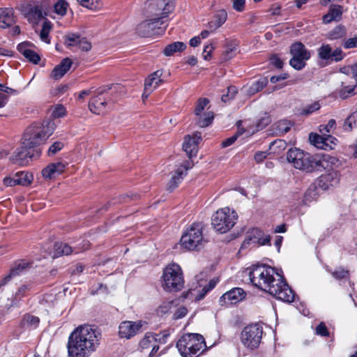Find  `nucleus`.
Returning a JSON list of instances; mask_svg holds the SVG:
<instances>
[{
    "label": "nucleus",
    "mask_w": 357,
    "mask_h": 357,
    "mask_svg": "<svg viewBox=\"0 0 357 357\" xmlns=\"http://www.w3.org/2000/svg\"><path fill=\"white\" fill-rule=\"evenodd\" d=\"M357 83L352 85H345L344 82H342V88L339 90V96L342 99H346L349 96L354 95V89L356 87Z\"/></svg>",
    "instance_id": "e433bc0d"
},
{
    "label": "nucleus",
    "mask_w": 357,
    "mask_h": 357,
    "mask_svg": "<svg viewBox=\"0 0 357 357\" xmlns=\"http://www.w3.org/2000/svg\"><path fill=\"white\" fill-rule=\"evenodd\" d=\"M29 263L26 260L16 261L11 268L10 273L0 280V287L6 284L13 278L20 275L28 268Z\"/></svg>",
    "instance_id": "412c9836"
},
{
    "label": "nucleus",
    "mask_w": 357,
    "mask_h": 357,
    "mask_svg": "<svg viewBox=\"0 0 357 357\" xmlns=\"http://www.w3.org/2000/svg\"><path fill=\"white\" fill-rule=\"evenodd\" d=\"M306 61L303 60L301 59L296 58L292 56V58L289 61L290 66L294 68L295 70H301L305 68Z\"/></svg>",
    "instance_id": "603ef678"
},
{
    "label": "nucleus",
    "mask_w": 357,
    "mask_h": 357,
    "mask_svg": "<svg viewBox=\"0 0 357 357\" xmlns=\"http://www.w3.org/2000/svg\"><path fill=\"white\" fill-rule=\"evenodd\" d=\"M293 126V123L291 121L283 119L278 121L273 125V130L276 135H282L288 132Z\"/></svg>",
    "instance_id": "2f4dec72"
},
{
    "label": "nucleus",
    "mask_w": 357,
    "mask_h": 357,
    "mask_svg": "<svg viewBox=\"0 0 357 357\" xmlns=\"http://www.w3.org/2000/svg\"><path fill=\"white\" fill-rule=\"evenodd\" d=\"M186 47L187 45L184 43L176 41L167 45L164 48L162 53L166 56H170L176 52H181L184 51L186 49Z\"/></svg>",
    "instance_id": "c756f323"
},
{
    "label": "nucleus",
    "mask_w": 357,
    "mask_h": 357,
    "mask_svg": "<svg viewBox=\"0 0 357 357\" xmlns=\"http://www.w3.org/2000/svg\"><path fill=\"white\" fill-rule=\"evenodd\" d=\"M340 181V174L335 170L329 171L328 173L321 174L317 181L318 188L323 190H328L330 188L336 186Z\"/></svg>",
    "instance_id": "a211bd4d"
},
{
    "label": "nucleus",
    "mask_w": 357,
    "mask_h": 357,
    "mask_svg": "<svg viewBox=\"0 0 357 357\" xmlns=\"http://www.w3.org/2000/svg\"><path fill=\"white\" fill-rule=\"evenodd\" d=\"M336 126L335 119H330L326 125H321L319 126V132L321 135H326L330 134Z\"/></svg>",
    "instance_id": "09e8293b"
},
{
    "label": "nucleus",
    "mask_w": 357,
    "mask_h": 357,
    "mask_svg": "<svg viewBox=\"0 0 357 357\" xmlns=\"http://www.w3.org/2000/svg\"><path fill=\"white\" fill-rule=\"evenodd\" d=\"M155 335V342H158L160 344H165L167 341L168 337L170 335V331L169 329L164 330L161 333Z\"/></svg>",
    "instance_id": "864d4df0"
},
{
    "label": "nucleus",
    "mask_w": 357,
    "mask_h": 357,
    "mask_svg": "<svg viewBox=\"0 0 357 357\" xmlns=\"http://www.w3.org/2000/svg\"><path fill=\"white\" fill-rule=\"evenodd\" d=\"M324 140L327 144V147H326V151L333 149L337 142V139L335 137L331 135L330 134H326L324 136Z\"/></svg>",
    "instance_id": "4d7b16f0"
},
{
    "label": "nucleus",
    "mask_w": 357,
    "mask_h": 357,
    "mask_svg": "<svg viewBox=\"0 0 357 357\" xmlns=\"http://www.w3.org/2000/svg\"><path fill=\"white\" fill-rule=\"evenodd\" d=\"M63 144L61 142H55L49 148L47 155L53 156L63 148Z\"/></svg>",
    "instance_id": "6e6d98bb"
},
{
    "label": "nucleus",
    "mask_w": 357,
    "mask_h": 357,
    "mask_svg": "<svg viewBox=\"0 0 357 357\" xmlns=\"http://www.w3.org/2000/svg\"><path fill=\"white\" fill-rule=\"evenodd\" d=\"M309 139L310 143L317 148L326 150L327 144L324 140V135L312 132L310 134Z\"/></svg>",
    "instance_id": "72a5a7b5"
},
{
    "label": "nucleus",
    "mask_w": 357,
    "mask_h": 357,
    "mask_svg": "<svg viewBox=\"0 0 357 357\" xmlns=\"http://www.w3.org/2000/svg\"><path fill=\"white\" fill-rule=\"evenodd\" d=\"M32 45L30 42H24L18 44L17 49L26 59L37 64L40 61V57L36 52L30 49Z\"/></svg>",
    "instance_id": "4be33fe9"
},
{
    "label": "nucleus",
    "mask_w": 357,
    "mask_h": 357,
    "mask_svg": "<svg viewBox=\"0 0 357 357\" xmlns=\"http://www.w3.org/2000/svg\"><path fill=\"white\" fill-rule=\"evenodd\" d=\"M233 8L238 12H242L245 9V0H231Z\"/></svg>",
    "instance_id": "0e129e2a"
},
{
    "label": "nucleus",
    "mask_w": 357,
    "mask_h": 357,
    "mask_svg": "<svg viewBox=\"0 0 357 357\" xmlns=\"http://www.w3.org/2000/svg\"><path fill=\"white\" fill-rule=\"evenodd\" d=\"M18 185L27 186L33 181L32 174L25 172H18L15 174Z\"/></svg>",
    "instance_id": "f704fd0d"
},
{
    "label": "nucleus",
    "mask_w": 357,
    "mask_h": 357,
    "mask_svg": "<svg viewBox=\"0 0 357 357\" xmlns=\"http://www.w3.org/2000/svg\"><path fill=\"white\" fill-rule=\"evenodd\" d=\"M263 335V328L258 324H253L243 328L241 333V342L247 349L254 350L259 346Z\"/></svg>",
    "instance_id": "9d476101"
},
{
    "label": "nucleus",
    "mask_w": 357,
    "mask_h": 357,
    "mask_svg": "<svg viewBox=\"0 0 357 357\" xmlns=\"http://www.w3.org/2000/svg\"><path fill=\"white\" fill-rule=\"evenodd\" d=\"M52 132L47 126L34 123L26 128L22 140L24 144L33 149L45 142Z\"/></svg>",
    "instance_id": "0eeeda50"
},
{
    "label": "nucleus",
    "mask_w": 357,
    "mask_h": 357,
    "mask_svg": "<svg viewBox=\"0 0 357 357\" xmlns=\"http://www.w3.org/2000/svg\"><path fill=\"white\" fill-rule=\"evenodd\" d=\"M162 287L167 291H180L184 284L181 267L172 264L165 268L162 275Z\"/></svg>",
    "instance_id": "6e6552de"
},
{
    "label": "nucleus",
    "mask_w": 357,
    "mask_h": 357,
    "mask_svg": "<svg viewBox=\"0 0 357 357\" xmlns=\"http://www.w3.org/2000/svg\"><path fill=\"white\" fill-rule=\"evenodd\" d=\"M40 323V319L38 317L31 314L29 313H26L23 315L19 326L22 329V331H24L26 329L33 330L36 329Z\"/></svg>",
    "instance_id": "bb28decb"
},
{
    "label": "nucleus",
    "mask_w": 357,
    "mask_h": 357,
    "mask_svg": "<svg viewBox=\"0 0 357 357\" xmlns=\"http://www.w3.org/2000/svg\"><path fill=\"white\" fill-rule=\"evenodd\" d=\"M268 83L267 77H260L252 83L250 87V92L255 93L261 91Z\"/></svg>",
    "instance_id": "ea45409f"
},
{
    "label": "nucleus",
    "mask_w": 357,
    "mask_h": 357,
    "mask_svg": "<svg viewBox=\"0 0 357 357\" xmlns=\"http://www.w3.org/2000/svg\"><path fill=\"white\" fill-rule=\"evenodd\" d=\"M289 52L292 56L305 61H307L311 56L310 52L306 49L301 42H296L291 44Z\"/></svg>",
    "instance_id": "b1692460"
},
{
    "label": "nucleus",
    "mask_w": 357,
    "mask_h": 357,
    "mask_svg": "<svg viewBox=\"0 0 357 357\" xmlns=\"http://www.w3.org/2000/svg\"><path fill=\"white\" fill-rule=\"evenodd\" d=\"M188 312V310L185 307H181L176 310V311L174 314V319H179L184 317Z\"/></svg>",
    "instance_id": "774afa93"
},
{
    "label": "nucleus",
    "mask_w": 357,
    "mask_h": 357,
    "mask_svg": "<svg viewBox=\"0 0 357 357\" xmlns=\"http://www.w3.org/2000/svg\"><path fill=\"white\" fill-rule=\"evenodd\" d=\"M321 108V103L319 101H314L303 107L301 111V114L303 116H309Z\"/></svg>",
    "instance_id": "a19ab883"
},
{
    "label": "nucleus",
    "mask_w": 357,
    "mask_h": 357,
    "mask_svg": "<svg viewBox=\"0 0 357 357\" xmlns=\"http://www.w3.org/2000/svg\"><path fill=\"white\" fill-rule=\"evenodd\" d=\"M357 126V111L353 112L344 121L343 128L345 131H351Z\"/></svg>",
    "instance_id": "79ce46f5"
},
{
    "label": "nucleus",
    "mask_w": 357,
    "mask_h": 357,
    "mask_svg": "<svg viewBox=\"0 0 357 357\" xmlns=\"http://www.w3.org/2000/svg\"><path fill=\"white\" fill-rule=\"evenodd\" d=\"M203 225L201 222H194L183 232L180 244L188 250H195L203 246Z\"/></svg>",
    "instance_id": "423d86ee"
},
{
    "label": "nucleus",
    "mask_w": 357,
    "mask_h": 357,
    "mask_svg": "<svg viewBox=\"0 0 357 357\" xmlns=\"http://www.w3.org/2000/svg\"><path fill=\"white\" fill-rule=\"evenodd\" d=\"M33 155V148L29 147L28 144H24V141L22 140L20 146L13 153L11 160L13 164L24 166L28 164L29 160H30Z\"/></svg>",
    "instance_id": "2eb2a0df"
},
{
    "label": "nucleus",
    "mask_w": 357,
    "mask_h": 357,
    "mask_svg": "<svg viewBox=\"0 0 357 357\" xmlns=\"http://www.w3.org/2000/svg\"><path fill=\"white\" fill-rule=\"evenodd\" d=\"M73 62L70 59L65 58L61 63L56 66L52 71L51 77L58 80L60 79L70 68Z\"/></svg>",
    "instance_id": "393cba45"
},
{
    "label": "nucleus",
    "mask_w": 357,
    "mask_h": 357,
    "mask_svg": "<svg viewBox=\"0 0 357 357\" xmlns=\"http://www.w3.org/2000/svg\"><path fill=\"white\" fill-rule=\"evenodd\" d=\"M347 36V29L342 24H338L327 33L326 37L329 40H336L344 38Z\"/></svg>",
    "instance_id": "c85d7f7f"
},
{
    "label": "nucleus",
    "mask_w": 357,
    "mask_h": 357,
    "mask_svg": "<svg viewBox=\"0 0 357 357\" xmlns=\"http://www.w3.org/2000/svg\"><path fill=\"white\" fill-rule=\"evenodd\" d=\"M270 63L272 66L278 69L282 68L283 66V61L278 55L275 54H273L271 56Z\"/></svg>",
    "instance_id": "e2e57ef3"
},
{
    "label": "nucleus",
    "mask_w": 357,
    "mask_h": 357,
    "mask_svg": "<svg viewBox=\"0 0 357 357\" xmlns=\"http://www.w3.org/2000/svg\"><path fill=\"white\" fill-rule=\"evenodd\" d=\"M113 87V85H107L100 87L96 91V95L92 97L89 102V110L97 115L104 114L107 111L109 99L105 94Z\"/></svg>",
    "instance_id": "f8f14e48"
},
{
    "label": "nucleus",
    "mask_w": 357,
    "mask_h": 357,
    "mask_svg": "<svg viewBox=\"0 0 357 357\" xmlns=\"http://www.w3.org/2000/svg\"><path fill=\"white\" fill-rule=\"evenodd\" d=\"M155 335L153 333H147L145 334L143 339L139 342V347L141 349H146L151 346V344L155 342Z\"/></svg>",
    "instance_id": "a18cd8bd"
},
{
    "label": "nucleus",
    "mask_w": 357,
    "mask_h": 357,
    "mask_svg": "<svg viewBox=\"0 0 357 357\" xmlns=\"http://www.w3.org/2000/svg\"><path fill=\"white\" fill-rule=\"evenodd\" d=\"M315 333L321 337H328L330 333L324 322H320L315 329Z\"/></svg>",
    "instance_id": "5fc2aeb1"
},
{
    "label": "nucleus",
    "mask_w": 357,
    "mask_h": 357,
    "mask_svg": "<svg viewBox=\"0 0 357 357\" xmlns=\"http://www.w3.org/2000/svg\"><path fill=\"white\" fill-rule=\"evenodd\" d=\"M209 103V100L207 98H199L197 101V103L196 105L195 109V114L197 116H199L200 114H202V112L204 109V108L208 105Z\"/></svg>",
    "instance_id": "3c124183"
},
{
    "label": "nucleus",
    "mask_w": 357,
    "mask_h": 357,
    "mask_svg": "<svg viewBox=\"0 0 357 357\" xmlns=\"http://www.w3.org/2000/svg\"><path fill=\"white\" fill-rule=\"evenodd\" d=\"M206 347L203 336L197 333L183 335L176 342V347L182 357H198V352Z\"/></svg>",
    "instance_id": "39448f33"
},
{
    "label": "nucleus",
    "mask_w": 357,
    "mask_h": 357,
    "mask_svg": "<svg viewBox=\"0 0 357 357\" xmlns=\"http://www.w3.org/2000/svg\"><path fill=\"white\" fill-rule=\"evenodd\" d=\"M80 38V35L75 33H70L65 36V43L68 46H77Z\"/></svg>",
    "instance_id": "de8ad7c7"
},
{
    "label": "nucleus",
    "mask_w": 357,
    "mask_h": 357,
    "mask_svg": "<svg viewBox=\"0 0 357 357\" xmlns=\"http://www.w3.org/2000/svg\"><path fill=\"white\" fill-rule=\"evenodd\" d=\"M77 46L82 51L88 52L91 49V44L85 38H81L79 40Z\"/></svg>",
    "instance_id": "052dcab7"
},
{
    "label": "nucleus",
    "mask_w": 357,
    "mask_h": 357,
    "mask_svg": "<svg viewBox=\"0 0 357 357\" xmlns=\"http://www.w3.org/2000/svg\"><path fill=\"white\" fill-rule=\"evenodd\" d=\"M66 108L61 105H57L53 111V116L54 118H61L66 115Z\"/></svg>",
    "instance_id": "680f3d73"
},
{
    "label": "nucleus",
    "mask_w": 357,
    "mask_h": 357,
    "mask_svg": "<svg viewBox=\"0 0 357 357\" xmlns=\"http://www.w3.org/2000/svg\"><path fill=\"white\" fill-rule=\"evenodd\" d=\"M227 20V13L222 12L215 15V19L208 22V27L211 29L215 30L221 26Z\"/></svg>",
    "instance_id": "4c0bfd02"
},
{
    "label": "nucleus",
    "mask_w": 357,
    "mask_h": 357,
    "mask_svg": "<svg viewBox=\"0 0 357 357\" xmlns=\"http://www.w3.org/2000/svg\"><path fill=\"white\" fill-rule=\"evenodd\" d=\"M25 16L29 22L37 23L43 17L42 9L39 6H29L26 9Z\"/></svg>",
    "instance_id": "cd10ccee"
},
{
    "label": "nucleus",
    "mask_w": 357,
    "mask_h": 357,
    "mask_svg": "<svg viewBox=\"0 0 357 357\" xmlns=\"http://www.w3.org/2000/svg\"><path fill=\"white\" fill-rule=\"evenodd\" d=\"M100 336L94 326L85 325L76 328L68 337V357H89L99 344Z\"/></svg>",
    "instance_id": "f03ea898"
},
{
    "label": "nucleus",
    "mask_w": 357,
    "mask_h": 357,
    "mask_svg": "<svg viewBox=\"0 0 357 357\" xmlns=\"http://www.w3.org/2000/svg\"><path fill=\"white\" fill-rule=\"evenodd\" d=\"M162 70H158L151 74L144 81V90L142 94L143 98H147L154 89L159 86L163 82L161 79Z\"/></svg>",
    "instance_id": "6ab92c4d"
},
{
    "label": "nucleus",
    "mask_w": 357,
    "mask_h": 357,
    "mask_svg": "<svg viewBox=\"0 0 357 357\" xmlns=\"http://www.w3.org/2000/svg\"><path fill=\"white\" fill-rule=\"evenodd\" d=\"M145 322L142 321H125L121 323L119 327V334L121 338L130 339L141 331Z\"/></svg>",
    "instance_id": "dca6fc26"
},
{
    "label": "nucleus",
    "mask_w": 357,
    "mask_h": 357,
    "mask_svg": "<svg viewBox=\"0 0 357 357\" xmlns=\"http://www.w3.org/2000/svg\"><path fill=\"white\" fill-rule=\"evenodd\" d=\"M317 54L319 59L326 61V63L339 62L345 56V54L340 47L333 50L329 44H323L319 47L317 49Z\"/></svg>",
    "instance_id": "4468645a"
},
{
    "label": "nucleus",
    "mask_w": 357,
    "mask_h": 357,
    "mask_svg": "<svg viewBox=\"0 0 357 357\" xmlns=\"http://www.w3.org/2000/svg\"><path fill=\"white\" fill-rule=\"evenodd\" d=\"M245 296L246 293L242 288L234 287L225 293L220 298L219 302L221 305L229 306L241 301Z\"/></svg>",
    "instance_id": "f3484780"
},
{
    "label": "nucleus",
    "mask_w": 357,
    "mask_h": 357,
    "mask_svg": "<svg viewBox=\"0 0 357 357\" xmlns=\"http://www.w3.org/2000/svg\"><path fill=\"white\" fill-rule=\"evenodd\" d=\"M271 236L261 229L254 227L249 229L245 234L244 241L241 244V249L247 248L253 243L258 246L271 245Z\"/></svg>",
    "instance_id": "ddd939ff"
},
{
    "label": "nucleus",
    "mask_w": 357,
    "mask_h": 357,
    "mask_svg": "<svg viewBox=\"0 0 357 357\" xmlns=\"http://www.w3.org/2000/svg\"><path fill=\"white\" fill-rule=\"evenodd\" d=\"M246 271L253 286L284 302L291 303L294 301L295 293L283 275L275 268L264 264H255L248 268Z\"/></svg>",
    "instance_id": "f257e3e1"
},
{
    "label": "nucleus",
    "mask_w": 357,
    "mask_h": 357,
    "mask_svg": "<svg viewBox=\"0 0 357 357\" xmlns=\"http://www.w3.org/2000/svg\"><path fill=\"white\" fill-rule=\"evenodd\" d=\"M236 45L234 43H227L224 51V59L225 60H229L231 59L236 51Z\"/></svg>",
    "instance_id": "8fccbe9b"
},
{
    "label": "nucleus",
    "mask_w": 357,
    "mask_h": 357,
    "mask_svg": "<svg viewBox=\"0 0 357 357\" xmlns=\"http://www.w3.org/2000/svg\"><path fill=\"white\" fill-rule=\"evenodd\" d=\"M184 172L185 170L182 168H178L176 170L168 184V190L170 192L173 191L178 186V183L181 182L183 177L185 176Z\"/></svg>",
    "instance_id": "473e14b6"
},
{
    "label": "nucleus",
    "mask_w": 357,
    "mask_h": 357,
    "mask_svg": "<svg viewBox=\"0 0 357 357\" xmlns=\"http://www.w3.org/2000/svg\"><path fill=\"white\" fill-rule=\"evenodd\" d=\"M14 11L11 8H0V18L7 22V24L13 25L15 23Z\"/></svg>",
    "instance_id": "58836bf2"
},
{
    "label": "nucleus",
    "mask_w": 357,
    "mask_h": 357,
    "mask_svg": "<svg viewBox=\"0 0 357 357\" xmlns=\"http://www.w3.org/2000/svg\"><path fill=\"white\" fill-rule=\"evenodd\" d=\"M271 123L270 116L268 115H265L261 117L257 123V128L258 130H261L268 126Z\"/></svg>",
    "instance_id": "69168bd1"
},
{
    "label": "nucleus",
    "mask_w": 357,
    "mask_h": 357,
    "mask_svg": "<svg viewBox=\"0 0 357 357\" xmlns=\"http://www.w3.org/2000/svg\"><path fill=\"white\" fill-rule=\"evenodd\" d=\"M287 160L294 168L306 173L321 172L331 167L337 162L335 157L329 155H311L298 148L289 149Z\"/></svg>",
    "instance_id": "7ed1b4c3"
},
{
    "label": "nucleus",
    "mask_w": 357,
    "mask_h": 357,
    "mask_svg": "<svg viewBox=\"0 0 357 357\" xmlns=\"http://www.w3.org/2000/svg\"><path fill=\"white\" fill-rule=\"evenodd\" d=\"M343 13V7L340 5H333L330 7L328 13L323 16L324 24H329L333 21L338 22L341 20Z\"/></svg>",
    "instance_id": "a878e982"
},
{
    "label": "nucleus",
    "mask_w": 357,
    "mask_h": 357,
    "mask_svg": "<svg viewBox=\"0 0 357 357\" xmlns=\"http://www.w3.org/2000/svg\"><path fill=\"white\" fill-rule=\"evenodd\" d=\"M65 168L66 165L61 162H52L43 169L42 175L45 178L50 179L61 174Z\"/></svg>",
    "instance_id": "5701e85b"
},
{
    "label": "nucleus",
    "mask_w": 357,
    "mask_h": 357,
    "mask_svg": "<svg viewBox=\"0 0 357 357\" xmlns=\"http://www.w3.org/2000/svg\"><path fill=\"white\" fill-rule=\"evenodd\" d=\"M342 45L344 49L357 47V35L353 38L344 40Z\"/></svg>",
    "instance_id": "bf43d9fd"
},
{
    "label": "nucleus",
    "mask_w": 357,
    "mask_h": 357,
    "mask_svg": "<svg viewBox=\"0 0 357 357\" xmlns=\"http://www.w3.org/2000/svg\"><path fill=\"white\" fill-rule=\"evenodd\" d=\"M68 8V3L65 0H59L54 5V12L61 16H63L66 14Z\"/></svg>",
    "instance_id": "c03bdc74"
},
{
    "label": "nucleus",
    "mask_w": 357,
    "mask_h": 357,
    "mask_svg": "<svg viewBox=\"0 0 357 357\" xmlns=\"http://www.w3.org/2000/svg\"><path fill=\"white\" fill-rule=\"evenodd\" d=\"M202 139L200 133H195L192 136L185 137L183 144V150L189 158L196 156L198 151V144Z\"/></svg>",
    "instance_id": "aec40b11"
},
{
    "label": "nucleus",
    "mask_w": 357,
    "mask_h": 357,
    "mask_svg": "<svg viewBox=\"0 0 357 357\" xmlns=\"http://www.w3.org/2000/svg\"><path fill=\"white\" fill-rule=\"evenodd\" d=\"M73 252V248L66 243L56 242L54 245V258L68 255Z\"/></svg>",
    "instance_id": "7c9ffc66"
},
{
    "label": "nucleus",
    "mask_w": 357,
    "mask_h": 357,
    "mask_svg": "<svg viewBox=\"0 0 357 357\" xmlns=\"http://www.w3.org/2000/svg\"><path fill=\"white\" fill-rule=\"evenodd\" d=\"M29 290L26 285H22L15 294V301H20L23 296H25L26 292Z\"/></svg>",
    "instance_id": "338daca9"
},
{
    "label": "nucleus",
    "mask_w": 357,
    "mask_h": 357,
    "mask_svg": "<svg viewBox=\"0 0 357 357\" xmlns=\"http://www.w3.org/2000/svg\"><path fill=\"white\" fill-rule=\"evenodd\" d=\"M213 119L214 116L213 112H207L204 113L203 115L200 114L198 116L197 124L200 128H206L212 123Z\"/></svg>",
    "instance_id": "c9c22d12"
},
{
    "label": "nucleus",
    "mask_w": 357,
    "mask_h": 357,
    "mask_svg": "<svg viewBox=\"0 0 357 357\" xmlns=\"http://www.w3.org/2000/svg\"><path fill=\"white\" fill-rule=\"evenodd\" d=\"M173 307V301L163 302L157 309L156 313L158 316L165 315L171 312Z\"/></svg>",
    "instance_id": "49530a36"
},
{
    "label": "nucleus",
    "mask_w": 357,
    "mask_h": 357,
    "mask_svg": "<svg viewBox=\"0 0 357 357\" xmlns=\"http://www.w3.org/2000/svg\"><path fill=\"white\" fill-rule=\"evenodd\" d=\"M332 275L337 280H341L349 277V271L340 267L331 272Z\"/></svg>",
    "instance_id": "13d9d810"
},
{
    "label": "nucleus",
    "mask_w": 357,
    "mask_h": 357,
    "mask_svg": "<svg viewBox=\"0 0 357 357\" xmlns=\"http://www.w3.org/2000/svg\"><path fill=\"white\" fill-rule=\"evenodd\" d=\"M167 13L160 17L153 18L141 22L137 28L138 34L142 37H152L155 35H160L165 31V28L161 25L164 24V19L167 17Z\"/></svg>",
    "instance_id": "9b49d317"
},
{
    "label": "nucleus",
    "mask_w": 357,
    "mask_h": 357,
    "mask_svg": "<svg viewBox=\"0 0 357 357\" xmlns=\"http://www.w3.org/2000/svg\"><path fill=\"white\" fill-rule=\"evenodd\" d=\"M237 218V213L234 211L226 207L216 211L212 218L211 224L217 231L224 234L234 227Z\"/></svg>",
    "instance_id": "1a4fd4ad"
},
{
    "label": "nucleus",
    "mask_w": 357,
    "mask_h": 357,
    "mask_svg": "<svg viewBox=\"0 0 357 357\" xmlns=\"http://www.w3.org/2000/svg\"><path fill=\"white\" fill-rule=\"evenodd\" d=\"M52 28V24L50 21L45 20L42 26V29L40 33V38L42 41L50 43V40L49 39V33Z\"/></svg>",
    "instance_id": "37998d69"
},
{
    "label": "nucleus",
    "mask_w": 357,
    "mask_h": 357,
    "mask_svg": "<svg viewBox=\"0 0 357 357\" xmlns=\"http://www.w3.org/2000/svg\"><path fill=\"white\" fill-rule=\"evenodd\" d=\"M287 160L294 168L306 173L321 172L331 167L337 162L335 157L329 155H311L298 148L289 149Z\"/></svg>",
    "instance_id": "20e7f679"
}]
</instances>
